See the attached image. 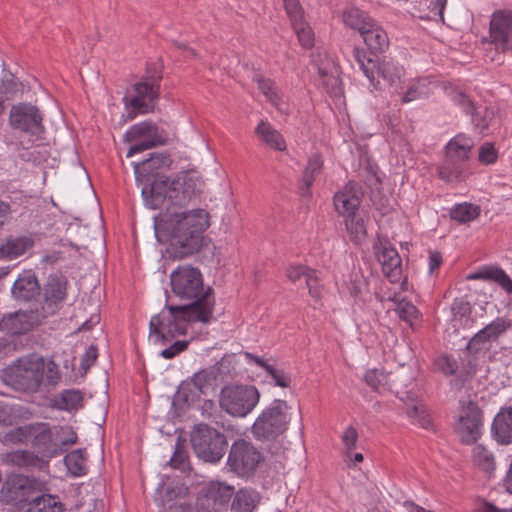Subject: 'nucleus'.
I'll use <instances>...</instances> for the list:
<instances>
[{"label":"nucleus","mask_w":512,"mask_h":512,"mask_svg":"<svg viewBox=\"0 0 512 512\" xmlns=\"http://www.w3.org/2000/svg\"><path fill=\"white\" fill-rule=\"evenodd\" d=\"M204 181L196 183L194 194L185 204L167 199L164 209L154 217L155 236L160 243L168 244L170 258L183 259L200 251L204 232L209 227V213L204 209H191L203 191Z\"/></svg>","instance_id":"obj_1"},{"label":"nucleus","mask_w":512,"mask_h":512,"mask_svg":"<svg viewBox=\"0 0 512 512\" xmlns=\"http://www.w3.org/2000/svg\"><path fill=\"white\" fill-rule=\"evenodd\" d=\"M136 182L142 186L141 194L147 207L161 208L167 199H174L180 205L185 204L195 195V185L202 180L198 172L186 171L182 176L170 179L162 175L172 164V159L165 152L152 153L142 162H133Z\"/></svg>","instance_id":"obj_2"},{"label":"nucleus","mask_w":512,"mask_h":512,"mask_svg":"<svg viewBox=\"0 0 512 512\" xmlns=\"http://www.w3.org/2000/svg\"><path fill=\"white\" fill-rule=\"evenodd\" d=\"M212 320V300L204 299V303L185 305H166L157 315L152 316L149 323V334L155 342L165 344L179 335H186L189 323H209Z\"/></svg>","instance_id":"obj_3"},{"label":"nucleus","mask_w":512,"mask_h":512,"mask_svg":"<svg viewBox=\"0 0 512 512\" xmlns=\"http://www.w3.org/2000/svg\"><path fill=\"white\" fill-rule=\"evenodd\" d=\"M170 282L173 293L181 300L191 301L190 303H204V299L212 300V312L215 306L214 292L211 287L204 288L203 277L198 268L183 265L179 266L170 275Z\"/></svg>","instance_id":"obj_4"},{"label":"nucleus","mask_w":512,"mask_h":512,"mask_svg":"<svg viewBox=\"0 0 512 512\" xmlns=\"http://www.w3.org/2000/svg\"><path fill=\"white\" fill-rule=\"evenodd\" d=\"M289 406L286 401L275 399L263 409L252 425L251 431L259 441H274L283 435L290 422Z\"/></svg>","instance_id":"obj_5"},{"label":"nucleus","mask_w":512,"mask_h":512,"mask_svg":"<svg viewBox=\"0 0 512 512\" xmlns=\"http://www.w3.org/2000/svg\"><path fill=\"white\" fill-rule=\"evenodd\" d=\"M43 358L18 360L2 372L5 384L21 392H36L43 381Z\"/></svg>","instance_id":"obj_6"},{"label":"nucleus","mask_w":512,"mask_h":512,"mask_svg":"<svg viewBox=\"0 0 512 512\" xmlns=\"http://www.w3.org/2000/svg\"><path fill=\"white\" fill-rule=\"evenodd\" d=\"M190 442L197 457L208 463H218L228 444L223 433L203 423L193 428Z\"/></svg>","instance_id":"obj_7"},{"label":"nucleus","mask_w":512,"mask_h":512,"mask_svg":"<svg viewBox=\"0 0 512 512\" xmlns=\"http://www.w3.org/2000/svg\"><path fill=\"white\" fill-rule=\"evenodd\" d=\"M473 147V140L464 134L452 138L445 147L446 157L439 168V177L447 182L459 179Z\"/></svg>","instance_id":"obj_8"},{"label":"nucleus","mask_w":512,"mask_h":512,"mask_svg":"<svg viewBox=\"0 0 512 512\" xmlns=\"http://www.w3.org/2000/svg\"><path fill=\"white\" fill-rule=\"evenodd\" d=\"M260 394L254 386H226L221 390L219 403L228 414L245 417L258 404Z\"/></svg>","instance_id":"obj_9"},{"label":"nucleus","mask_w":512,"mask_h":512,"mask_svg":"<svg viewBox=\"0 0 512 512\" xmlns=\"http://www.w3.org/2000/svg\"><path fill=\"white\" fill-rule=\"evenodd\" d=\"M48 490L46 481L25 475L10 477L2 487V493H5L8 502L27 505V508L32 506V500L39 493Z\"/></svg>","instance_id":"obj_10"},{"label":"nucleus","mask_w":512,"mask_h":512,"mask_svg":"<svg viewBox=\"0 0 512 512\" xmlns=\"http://www.w3.org/2000/svg\"><path fill=\"white\" fill-rule=\"evenodd\" d=\"M262 460L260 451L249 441L239 439L230 447L227 466L239 477H250Z\"/></svg>","instance_id":"obj_11"},{"label":"nucleus","mask_w":512,"mask_h":512,"mask_svg":"<svg viewBox=\"0 0 512 512\" xmlns=\"http://www.w3.org/2000/svg\"><path fill=\"white\" fill-rule=\"evenodd\" d=\"M39 109L31 104L20 103L12 106L9 115L10 125L17 130L29 134L33 141L43 138L45 132Z\"/></svg>","instance_id":"obj_12"},{"label":"nucleus","mask_w":512,"mask_h":512,"mask_svg":"<svg viewBox=\"0 0 512 512\" xmlns=\"http://www.w3.org/2000/svg\"><path fill=\"white\" fill-rule=\"evenodd\" d=\"M124 140L126 142L138 141L129 148L128 158L136 153L164 145L167 141L166 137L159 132L157 125L151 121H144L131 126L125 133Z\"/></svg>","instance_id":"obj_13"},{"label":"nucleus","mask_w":512,"mask_h":512,"mask_svg":"<svg viewBox=\"0 0 512 512\" xmlns=\"http://www.w3.org/2000/svg\"><path fill=\"white\" fill-rule=\"evenodd\" d=\"M483 413L479 406L469 401L463 405L455 430L462 443L470 445L475 443L482 434Z\"/></svg>","instance_id":"obj_14"},{"label":"nucleus","mask_w":512,"mask_h":512,"mask_svg":"<svg viewBox=\"0 0 512 512\" xmlns=\"http://www.w3.org/2000/svg\"><path fill=\"white\" fill-rule=\"evenodd\" d=\"M454 103L467 115L471 116L472 124L479 133L484 134L495 123V112L492 108L477 106L466 94L457 92L453 96Z\"/></svg>","instance_id":"obj_15"},{"label":"nucleus","mask_w":512,"mask_h":512,"mask_svg":"<svg viewBox=\"0 0 512 512\" xmlns=\"http://www.w3.org/2000/svg\"><path fill=\"white\" fill-rule=\"evenodd\" d=\"M160 79L161 76H153L136 83L133 86L136 95L126 102V106L131 107L134 112H149L151 110L150 103L159 97Z\"/></svg>","instance_id":"obj_16"},{"label":"nucleus","mask_w":512,"mask_h":512,"mask_svg":"<svg viewBox=\"0 0 512 512\" xmlns=\"http://www.w3.org/2000/svg\"><path fill=\"white\" fill-rule=\"evenodd\" d=\"M490 38L497 49L507 51L512 44V11L497 10L490 20Z\"/></svg>","instance_id":"obj_17"},{"label":"nucleus","mask_w":512,"mask_h":512,"mask_svg":"<svg viewBox=\"0 0 512 512\" xmlns=\"http://www.w3.org/2000/svg\"><path fill=\"white\" fill-rule=\"evenodd\" d=\"M68 281L62 275H50L43 288L42 310L47 315L54 314L67 298Z\"/></svg>","instance_id":"obj_18"},{"label":"nucleus","mask_w":512,"mask_h":512,"mask_svg":"<svg viewBox=\"0 0 512 512\" xmlns=\"http://www.w3.org/2000/svg\"><path fill=\"white\" fill-rule=\"evenodd\" d=\"M376 256L384 275L391 283H397L402 276V260L397 250L388 242L375 246Z\"/></svg>","instance_id":"obj_19"},{"label":"nucleus","mask_w":512,"mask_h":512,"mask_svg":"<svg viewBox=\"0 0 512 512\" xmlns=\"http://www.w3.org/2000/svg\"><path fill=\"white\" fill-rule=\"evenodd\" d=\"M361 190L357 183L348 182L334 195V206L339 215L346 217L358 212Z\"/></svg>","instance_id":"obj_20"},{"label":"nucleus","mask_w":512,"mask_h":512,"mask_svg":"<svg viewBox=\"0 0 512 512\" xmlns=\"http://www.w3.org/2000/svg\"><path fill=\"white\" fill-rule=\"evenodd\" d=\"M12 294L20 301L36 299L40 295V285L35 273L31 270L23 271L14 282Z\"/></svg>","instance_id":"obj_21"},{"label":"nucleus","mask_w":512,"mask_h":512,"mask_svg":"<svg viewBox=\"0 0 512 512\" xmlns=\"http://www.w3.org/2000/svg\"><path fill=\"white\" fill-rule=\"evenodd\" d=\"M447 0H418L415 1L409 13L422 20H433L444 22V9Z\"/></svg>","instance_id":"obj_22"},{"label":"nucleus","mask_w":512,"mask_h":512,"mask_svg":"<svg viewBox=\"0 0 512 512\" xmlns=\"http://www.w3.org/2000/svg\"><path fill=\"white\" fill-rule=\"evenodd\" d=\"M364 380L375 391L390 390L394 391L396 395L400 394L398 383L401 382V376L399 374H387L380 369H371L365 373Z\"/></svg>","instance_id":"obj_23"},{"label":"nucleus","mask_w":512,"mask_h":512,"mask_svg":"<svg viewBox=\"0 0 512 512\" xmlns=\"http://www.w3.org/2000/svg\"><path fill=\"white\" fill-rule=\"evenodd\" d=\"M32 445L45 456H53L58 452L57 444L53 442L52 432L47 423L31 425Z\"/></svg>","instance_id":"obj_24"},{"label":"nucleus","mask_w":512,"mask_h":512,"mask_svg":"<svg viewBox=\"0 0 512 512\" xmlns=\"http://www.w3.org/2000/svg\"><path fill=\"white\" fill-rule=\"evenodd\" d=\"M234 494L233 486L220 481H212L204 488V496L215 511L226 507Z\"/></svg>","instance_id":"obj_25"},{"label":"nucleus","mask_w":512,"mask_h":512,"mask_svg":"<svg viewBox=\"0 0 512 512\" xmlns=\"http://www.w3.org/2000/svg\"><path fill=\"white\" fill-rule=\"evenodd\" d=\"M491 431L498 443H512V407L501 408L493 420Z\"/></svg>","instance_id":"obj_26"},{"label":"nucleus","mask_w":512,"mask_h":512,"mask_svg":"<svg viewBox=\"0 0 512 512\" xmlns=\"http://www.w3.org/2000/svg\"><path fill=\"white\" fill-rule=\"evenodd\" d=\"M34 246V240L28 236H9L0 244V260H13L30 250Z\"/></svg>","instance_id":"obj_27"},{"label":"nucleus","mask_w":512,"mask_h":512,"mask_svg":"<svg viewBox=\"0 0 512 512\" xmlns=\"http://www.w3.org/2000/svg\"><path fill=\"white\" fill-rule=\"evenodd\" d=\"M360 35L370 52L374 55L383 53L389 47V39L385 30L374 20Z\"/></svg>","instance_id":"obj_28"},{"label":"nucleus","mask_w":512,"mask_h":512,"mask_svg":"<svg viewBox=\"0 0 512 512\" xmlns=\"http://www.w3.org/2000/svg\"><path fill=\"white\" fill-rule=\"evenodd\" d=\"M405 404V412L413 423L420 425L423 428H428L431 425V418L425 406L419 402L414 395L406 392V396L399 397Z\"/></svg>","instance_id":"obj_29"},{"label":"nucleus","mask_w":512,"mask_h":512,"mask_svg":"<svg viewBox=\"0 0 512 512\" xmlns=\"http://www.w3.org/2000/svg\"><path fill=\"white\" fill-rule=\"evenodd\" d=\"M468 279L488 280L500 285L507 293L512 294V279L499 267H484L468 276Z\"/></svg>","instance_id":"obj_30"},{"label":"nucleus","mask_w":512,"mask_h":512,"mask_svg":"<svg viewBox=\"0 0 512 512\" xmlns=\"http://www.w3.org/2000/svg\"><path fill=\"white\" fill-rule=\"evenodd\" d=\"M260 494L251 488H242L234 494L231 512H252L260 502Z\"/></svg>","instance_id":"obj_31"},{"label":"nucleus","mask_w":512,"mask_h":512,"mask_svg":"<svg viewBox=\"0 0 512 512\" xmlns=\"http://www.w3.org/2000/svg\"><path fill=\"white\" fill-rule=\"evenodd\" d=\"M8 462L25 469L42 470L48 466V463L33 452L26 450H17L7 455Z\"/></svg>","instance_id":"obj_32"},{"label":"nucleus","mask_w":512,"mask_h":512,"mask_svg":"<svg viewBox=\"0 0 512 512\" xmlns=\"http://www.w3.org/2000/svg\"><path fill=\"white\" fill-rule=\"evenodd\" d=\"M343 22L351 29L361 33L367 27H371L373 19L363 10L355 6H348L342 13Z\"/></svg>","instance_id":"obj_33"},{"label":"nucleus","mask_w":512,"mask_h":512,"mask_svg":"<svg viewBox=\"0 0 512 512\" xmlns=\"http://www.w3.org/2000/svg\"><path fill=\"white\" fill-rule=\"evenodd\" d=\"M256 134L260 139L274 150L284 151L286 142L283 136L266 121H260L256 127Z\"/></svg>","instance_id":"obj_34"},{"label":"nucleus","mask_w":512,"mask_h":512,"mask_svg":"<svg viewBox=\"0 0 512 512\" xmlns=\"http://www.w3.org/2000/svg\"><path fill=\"white\" fill-rule=\"evenodd\" d=\"M26 510L27 512H63L65 507L57 495L43 492L32 500V506Z\"/></svg>","instance_id":"obj_35"},{"label":"nucleus","mask_w":512,"mask_h":512,"mask_svg":"<svg viewBox=\"0 0 512 512\" xmlns=\"http://www.w3.org/2000/svg\"><path fill=\"white\" fill-rule=\"evenodd\" d=\"M345 226L350 240L359 245L367 237V228L364 218L357 212L345 217Z\"/></svg>","instance_id":"obj_36"},{"label":"nucleus","mask_w":512,"mask_h":512,"mask_svg":"<svg viewBox=\"0 0 512 512\" xmlns=\"http://www.w3.org/2000/svg\"><path fill=\"white\" fill-rule=\"evenodd\" d=\"M84 396L78 389L63 390L56 399V407L65 411H76L83 407Z\"/></svg>","instance_id":"obj_37"},{"label":"nucleus","mask_w":512,"mask_h":512,"mask_svg":"<svg viewBox=\"0 0 512 512\" xmlns=\"http://www.w3.org/2000/svg\"><path fill=\"white\" fill-rule=\"evenodd\" d=\"M472 461L476 467L488 475L495 469V458L493 454L481 444L473 448Z\"/></svg>","instance_id":"obj_38"},{"label":"nucleus","mask_w":512,"mask_h":512,"mask_svg":"<svg viewBox=\"0 0 512 512\" xmlns=\"http://www.w3.org/2000/svg\"><path fill=\"white\" fill-rule=\"evenodd\" d=\"M353 57L354 60L358 63L360 69L363 71L364 75L370 81L371 85L376 87L375 72L377 68V61L367 56V53L359 47L353 48Z\"/></svg>","instance_id":"obj_39"},{"label":"nucleus","mask_w":512,"mask_h":512,"mask_svg":"<svg viewBox=\"0 0 512 512\" xmlns=\"http://www.w3.org/2000/svg\"><path fill=\"white\" fill-rule=\"evenodd\" d=\"M450 215L459 223H468L480 215V208L471 203L458 204L451 210Z\"/></svg>","instance_id":"obj_40"},{"label":"nucleus","mask_w":512,"mask_h":512,"mask_svg":"<svg viewBox=\"0 0 512 512\" xmlns=\"http://www.w3.org/2000/svg\"><path fill=\"white\" fill-rule=\"evenodd\" d=\"M318 73L321 80V85L325 88L327 93L333 96L341 94V81L336 69L328 71L325 68H319Z\"/></svg>","instance_id":"obj_41"},{"label":"nucleus","mask_w":512,"mask_h":512,"mask_svg":"<svg viewBox=\"0 0 512 512\" xmlns=\"http://www.w3.org/2000/svg\"><path fill=\"white\" fill-rule=\"evenodd\" d=\"M510 327L511 321L509 319L498 317L481 329V334H486L489 340H495Z\"/></svg>","instance_id":"obj_42"},{"label":"nucleus","mask_w":512,"mask_h":512,"mask_svg":"<svg viewBox=\"0 0 512 512\" xmlns=\"http://www.w3.org/2000/svg\"><path fill=\"white\" fill-rule=\"evenodd\" d=\"M292 26L300 44L304 48H311L314 45V35L311 27L303 19L293 23Z\"/></svg>","instance_id":"obj_43"},{"label":"nucleus","mask_w":512,"mask_h":512,"mask_svg":"<svg viewBox=\"0 0 512 512\" xmlns=\"http://www.w3.org/2000/svg\"><path fill=\"white\" fill-rule=\"evenodd\" d=\"M380 74L384 80L388 81L391 85L395 84L397 80L400 79L401 76V68L396 66L391 61H383L382 63H377V68L375 74Z\"/></svg>","instance_id":"obj_44"},{"label":"nucleus","mask_w":512,"mask_h":512,"mask_svg":"<svg viewBox=\"0 0 512 512\" xmlns=\"http://www.w3.org/2000/svg\"><path fill=\"white\" fill-rule=\"evenodd\" d=\"M255 80L258 84V89L265 95L267 100L270 101L274 106H278L280 97L276 92L274 83L270 79H266L262 76H256Z\"/></svg>","instance_id":"obj_45"},{"label":"nucleus","mask_w":512,"mask_h":512,"mask_svg":"<svg viewBox=\"0 0 512 512\" xmlns=\"http://www.w3.org/2000/svg\"><path fill=\"white\" fill-rule=\"evenodd\" d=\"M396 314L400 319L404 320L407 323H412L414 319H416L419 315V311L415 305H413L410 301L405 299L399 301L395 308Z\"/></svg>","instance_id":"obj_46"},{"label":"nucleus","mask_w":512,"mask_h":512,"mask_svg":"<svg viewBox=\"0 0 512 512\" xmlns=\"http://www.w3.org/2000/svg\"><path fill=\"white\" fill-rule=\"evenodd\" d=\"M65 463L68 469L76 476L85 474L84 459L80 451H72L65 457Z\"/></svg>","instance_id":"obj_47"},{"label":"nucleus","mask_w":512,"mask_h":512,"mask_svg":"<svg viewBox=\"0 0 512 512\" xmlns=\"http://www.w3.org/2000/svg\"><path fill=\"white\" fill-rule=\"evenodd\" d=\"M215 380V375L212 371L209 370H201L195 373L192 376L193 385L199 390V392L203 393L204 390L212 385V382Z\"/></svg>","instance_id":"obj_48"},{"label":"nucleus","mask_w":512,"mask_h":512,"mask_svg":"<svg viewBox=\"0 0 512 512\" xmlns=\"http://www.w3.org/2000/svg\"><path fill=\"white\" fill-rule=\"evenodd\" d=\"M187 463H188V455L184 448V444L180 441V438H179L175 445L174 453L170 459V465L174 468L184 470Z\"/></svg>","instance_id":"obj_49"},{"label":"nucleus","mask_w":512,"mask_h":512,"mask_svg":"<svg viewBox=\"0 0 512 512\" xmlns=\"http://www.w3.org/2000/svg\"><path fill=\"white\" fill-rule=\"evenodd\" d=\"M305 283L307 285L310 296L316 300H319L322 293V284L316 270L310 269L308 275L305 278Z\"/></svg>","instance_id":"obj_50"},{"label":"nucleus","mask_w":512,"mask_h":512,"mask_svg":"<svg viewBox=\"0 0 512 512\" xmlns=\"http://www.w3.org/2000/svg\"><path fill=\"white\" fill-rule=\"evenodd\" d=\"M498 152L492 143L486 142L479 148L478 160L484 165H490L496 162Z\"/></svg>","instance_id":"obj_51"},{"label":"nucleus","mask_w":512,"mask_h":512,"mask_svg":"<svg viewBox=\"0 0 512 512\" xmlns=\"http://www.w3.org/2000/svg\"><path fill=\"white\" fill-rule=\"evenodd\" d=\"M435 366L445 375H453L458 369V363L450 356L442 355L435 360Z\"/></svg>","instance_id":"obj_52"},{"label":"nucleus","mask_w":512,"mask_h":512,"mask_svg":"<svg viewBox=\"0 0 512 512\" xmlns=\"http://www.w3.org/2000/svg\"><path fill=\"white\" fill-rule=\"evenodd\" d=\"M266 373L274 380L275 385L282 388L290 386L291 378L283 369L270 365L267 367Z\"/></svg>","instance_id":"obj_53"},{"label":"nucleus","mask_w":512,"mask_h":512,"mask_svg":"<svg viewBox=\"0 0 512 512\" xmlns=\"http://www.w3.org/2000/svg\"><path fill=\"white\" fill-rule=\"evenodd\" d=\"M43 376L49 385H56L60 380L59 367L54 360L45 361L43 359Z\"/></svg>","instance_id":"obj_54"},{"label":"nucleus","mask_w":512,"mask_h":512,"mask_svg":"<svg viewBox=\"0 0 512 512\" xmlns=\"http://www.w3.org/2000/svg\"><path fill=\"white\" fill-rule=\"evenodd\" d=\"M490 340L486 336V334H481V330L478 331L468 342L467 344V351L470 354H478L480 351L484 349V346L487 342Z\"/></svg>","instance_id":"obj_55"},{"label":"nucleus","mask_w":512,"mask_h":512,"mask_svg":"<svg viewBox=\"0 0 512 512\" xmlns=\"http://www.w3.org/2000/svg\"><path fill=\"white\" fill-rule=\"evenodd\" d=\"M31 425L17 427L8 432L5 436L7 442L18 443L23 442L30 437Z\"/></svg>","instance_id":"obj_56"},{"label":"nucleus","mask_w":512,"mask_h":512,"mask_svg":"<svg viewBox=\"0 0 512 512\" xmlns=\"http://www.w3.org/2000/svg\"><path fill=\"white\" fill-rule=\"evenodd\" d=\"M311 268L305 265H290L286 270L288 279L295 283L306 278Z\"/></svg>","instance_id":"obj_57"},{"label":"nucleus","mask_w":512,"mask_h":512,"mask_svg":"<svg viewBox=\"0 0 512 512\" xmlns=\"http://www.w3.org/2000/svg\"><path fill=\"white\" fill-rule=\"evenodd\" d=\"M189 342L185 340H178L161 351L160 355L165 359H173L181 352L185 351L188 347Z\"/></svg>","instance_id":"obj_58"},{"label":"nucleus","mask_w":512,"mask_h":512,"mask_svg":"<svg viewBox=\"0 0 512 512\" xmlns=\"http://www.w3.org/2000/svg\"><path fill=\"white\" fill-rule=\"evenodd\" d=\"M286 12L292 22L295 23L303 19L302 9L297 0H283Z\"/></svg>","instance_id":"obj_59"},{"label":"nucleus","mask_w":512,"mask_h":512,"mask_svg":"<svg viewBox=\"0 0 512 512\" xmlns=\"http://www.w3.org/2000/svg\"><path fill=\"white\" fill-rule=\"evenodd\" d=\"M60 444L62 446L61 451L67 450V448L77 442V434L71 427L61 428Z\"/></svg>","instance_id":"obj_60"},{"label":"nucleus","mask_w":512,"mask_h":512,"mask_svg":"<svg viewBox=\"0 0 512 512\" xmlns=\"http://www.w3.org/2000/svg\"><path fill=\"white\" fill-rule=\"evenodd\" d=\"M315 178L313 175H309L305 172H303V175H302V178L300 180V184H299V191H300V194H301V197L303 198H311L312 197V192H311V187L315 181Z\"/></svg>","instance_id":"obj_61"},{"label":"nucleus","mask_w":512,"mask_h":512,"mask_svg":"<svg viewBox=\"0 0 512 512\" xmlns=\"http://www.w3.org/2000/svg\"><path fill=\"white\" fill-rule=\"evenodd\" d=\"M323 167V160L320 155L315 154L308 160L307 166L304 170L305 173L317 177Z\"/></svg>","instance_id":"obj_62"},{"label":"nucleus","mask_w":512,"mask_h":512,"mask_svg":"<svg viewBox=\"0 0 512 512\" xmlns=\"http://www.w3.org/2000/svg\"><path fill=\"white\" fill-rule=\"evenodd\" d=\"M357 439H358L357 430L354 427L349 426L344 431L343 436H342V441H343L348 452H350L351 450H353L356 447Z\"/></svg>","instance_id":"obj_63"},{"label":"nucleus","mask_w":512,"mask_h":512,"mask_svg":"<svg viewBox=\"0 0 512 512\" xmlns=\"http://www.w3.org/2000/svg\"><path fill=\"white\" fill-rule=\"evenodd\" d=\"M98 357V349L95 345H91L86 350L85 354L82 357L81 360V366L84 369L90 368L96 361Z\"/></svg>","instance_id":"obj_64"}]
</instances>
